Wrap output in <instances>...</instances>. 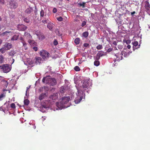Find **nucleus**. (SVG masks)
I'll return each instance as SVG.
<instances>
[{"mask_svg": "<svg viewBox=\"0 0 150 150\" xmlns=\"http://www.w3.org/2000/svg\"><path fill=\"white\" fill-rule=\"evenodd\" d=\"M44 83L48 84L50 86H54L57 83V81L55 79L50 78L49 76L44 77L42 80Z\"/></svg>", "mask_w": 150, "mask_h": 150, "instance_id": "obj_1", "label": "nucleus"}, {"mask_svg": "<svg viewBox=\"0 0 150 150\" xmlns=\"http://www.w3.org/2000/svg\"><path fill=\"white\" fill-rule=\"evenodd\" d=\"M0 69L2 70L3 72L7 73L11 70V67L9 64H4L0 65Z\"/></svg>", "mask_w": 150, "mask_h": 150, "instance_id": "obj_2", "label": "nucleus"}, {"mask_svg": "<svg viewBox=\"0 0 150 150\" xmlns=\"http://www.w3.org/2000/svg\"><path fill=\"white\" fill-rule=\"evenodd\" d=\"M77 90L78 93L77 95V96L79 97V98H78L76 99L75 100L74 102L76 104L79 103L82 100V96L80 94H81V93H83V91H82L81 90L80 91L78 89H77Z\"/></svg>", "mask_w": 150, "mask_h": 150, "instance_id": "obj_3", "label": "nucleus"}, {"mask_svg": "<svg viewBox=\"0 0 150 150\" xmlns=\"http://www.w3.org/2000/svg\"><path fill=\"white\" fill-rule=\"evenodd\" d=\"M49 54L48 52L44 50H42L40 52V55L44 60L46 58L48 57Z\"/></svg>", "mask_w": 150, "mask_h": 150, "instance_id": "obj_4", "label": "nucleus"}, {"mask_svg": "<svg viewBox=\"0 0 150 150\" xmlns=\"http://www.w3.org/2000/svg\"><path fill=\"white\" fill-rule=\"evenodd\" d=\"M18 6L17 3L14 0L11 1L9 2V7L11 8H16Z\"/></svg>", "mask_w": 150, "mask_h": 150, "instance_id": "obj_5", "label": "nucleus"}, {"mask_svg": "<svg viewBox=\"0 0 150 150\" xmlns=\"http://www.w3.org/2000/svg\"><path fill=\"white\" fill-rule=\"evenodd\" d=\"M70 99L69 97H63L62 98L61 103L62 105L67 104L69 101Z\"/></svg>", "mask_w": 150, "mask_h": 150, "instance_id": "obj_6", "label": "nucleus"}, {"mask_svg": "<svg viewBox=\"0 0 150 150\" xmlns=\"http://www.w3.org/2000/svg\"><path fill=\"white\" fill-rule=\"evenodd\" d=\"M115 56L116 57V59L118 61L122 60L123 58L122 56V53L121 52H118L116 53L115 54Z\"/></svg>", "mask_w": 150, "mask_h": 150, "instance_id": "obj_7", "label": "nucleus"}, {"mask_svg": "<svg viewBox=\"0 0 150 150\" xmlns=\"http://www.w3.org/2000/svg\"><path fill=\"white\" fill-rule=\"evenodd\" d=\"M27 28V26L22 24L19 25L17 26L18 29L19 31H25Z\"/></svg>", "mask_w": 150, "mask_h": 150, "instance_id": "obj_8", "label": "nucleus"}, {"mask_svg": "<svg viewBox=\"0 0 150 150\" xmlns=\"http://www.w3.org/2000/svg\"><path fill=\"white\" fill-rule=\"evenodd\" d=\"M36 35L38 37L39 39L40 40H43L45 38V37L43 34L40 32H37L35 33Z\"/></svg>", "mask_w": 150, "mask_h": 150, "instance_id": "obj_9", "label": "nucleus"}, {"mask_svg": "<svg viewBox=\"0 0 150 150\" xmlns=\"http://www.w3.org/2000/svg\"><path fill=\"white\" fill-rule=\"evenodd\" d=\"M58 98V94L57 93H54L52 94L50 96L49 98L51 100H55Z\"/></svg>", "mask_w": 150, "mask_h": 150, "instance_id": "obj_10", "label": "nucleus"}, {"mask_svg": "<svg viewBox=\"0 0 150 150\" xmlns=\"http://www.w3.org/2000/svg\"><path fill=\"white\" fill-rule=\"evenodd\" d=\"M12 47V44L10 43L6 42L4 45V47L6 48L7 50H10Z\"/></svg>", "mask_w": 150, "mask_h": 150, "instance_id": "obj_11", "label": "nucleus"}, {"mask_svg": "<svg viewBox=\"0 0 150 150\" xmlns=\"http://www.w3.org/2000/svg\"><path fill=\"white\" fill-rule=\"evenodd\" d=\"M104 55L103 52L102 51H100L97 54L96 59L97 60L99 59L100 57H102Z\"/></svg>", "mask_w": 150, "mask_h": 150, "instance_id": "obj_12", "label": "nucleus"}, {"mask_svg": "<svg viewBox=\"0 0 150 150\" xmlns=\"http://www.w3.org/2000/svg\"><path fill=\"white\" fill-rule=\"evenodd\" d=\"M89 82L88 81H84L83 84H82V87L83 88H85V90H86V89L87 88L89 84Z\"/></svg>", "mask_w": 150, "mask_h": 150, "instance_id": "obj_13", "label": "nucleus"}, {"mask_svg": "<svg viewBox=\"0 0 150 150\" xmlns=\"http://www.w3.org/2000/svg\"><path fill=\"white\" fill-rule=\"evenodd\" d=\"M24 36L27 39H32V37L30 33L27 32H25Z\"/></svg>", "mask_w": 150, "mask_h": 150, "instance_id": "obj_14", "label": "nucleus"}, {"mask_svg": "<svg viewBox=\"0 0 150 150\" xmlns=\"http://www.w3.org/2000/svg\"><path fill=\"white\" fill-rule=\"evenodd\" d=\"M26 61L27 63H26V65H30L32 66H33V62L30 58H28L26 60Z\"/></svg>", "mask_w": 150, "mask_h": 150, "instance_id": "obj_15", "label": "nucleus"}, {"mask_svg": "<svg viewBox=\"0 0 150 150\" xmlns=\"http://www.w3.org/2000/svg\"><path fill=\"white\" fill-rule=\"evenodd\" d=\"M35 63L37 64H39L41 63L42 59L40 57H36L35 58Z\"/></svg>", "mask_w": 150, "mask_h": 150, "instance_id": "obj_16", "label": "nucleus"}, {"mask_svg": "<svg viewBox=\"0 0 150 150\" xmlns=\"http://www.w3.org/2000/svg\"><path fill=\"white\" fill-rule=\"evenodd\" d=\"M145 8L146 9V11H147V12H149L150 10V7L149 3L148 1L146 2V4L145 6Z\"/></svg>", "mask_w": 150, "mask_h": 150, "instance_id": "obj_17", "label": "nucleus"}, {"mask_svg": "<svg viewBox=\"0 0 150 150\" xmlns=\"http://www.w3.org/2000/svg\"><path fill=\"white\" fill-rule=\"evenodd\" d=\"M33 11V9L31 7L27 8L25 11V12L26 13L28 14H30Z\"/></svg>", "mask_w": 150, "mask_h": 150, "instance_id": "obj_18", "label": "nucleus"}, {"mask_svg": "<svg viewBox=\"0 0 150 150\" xmlns=\"http://www.w3.org/2000/svg\"><path fill=\"white\" fill-rule=\"evenodd\" d=\"M28 42L31 45H36L37 44V43L34 40H31L30 39L28 40Z\"/></svg>", "mask_w": 150, "mask_h": 150, "instance_id": "obj_19", "label": "nucleus"}, {"mask_svg": "<svg viewBox=\"0 0 150 150\" xmlns=\"http://www.w3.org/2000/svg\"><path fill=\"white\" fill-rule=\"evenodd\" d=\"M2 84L4 88H6L8 85V82L6 81L3 80L2 81Z\"/></svg>", "mask_w": 150, "mask_h": 150, "instance_id": "obj_20", "label": "nucleus"}, {"mask_svg": "<svg viewBox=\"0 0 150 150\" xmlns=\"http://www.w3.org/2000/svg\"><path fill=\"white\" fill-rule=\"evenodd\" d=\"M66 91V87L64 86H62L60 88V91L61 93H64Z\"/></svg>", "mask_w": 150, "mask_h": 150, "instance_id": "obj_21", "label": "nucleus"}, {"mask_svg": "<svg viewBox=\"0 0 150 150\" xmlns=\"http://www.w3.org/2000/svg\"><path fill=\"white\" fill-rule=\"evenodd\" d=\"M46 95L45 93H42L41 94L39 97V99L40 100H42L43 99L44 97Z\"/></svg>", "mask_w": 150, "mask_h": 150, "instance_id": "obj_22", "label": "nucleus"}, {"mask_svg": "<svg viewBox=\"0 0 150 150\" xmlns=\"http://www.w3.org/2000/svg\"><path fill=\"white\" fill-rule=\"evenodd\" d=\"M83 36L85 38H87L88 35V32L86 31L83 33Z\"/></svg>", "mask_w": 150, "mask_h": 150, "instance_id": "obj_23", "label": "nucleus"}, {"mask_svg": "<svg viewBox=\"0 0 150 150\" xmlns=\"http://www.w3.org/2000/svg\"><path fill=\"white\" fill-rule=\"evenodd\" d=\"M16 53L13 50H11L9 52L8 54L9 55L13 56L15 54H16Z\"/></svg>", "mask_w": 150, "mask_h": 150, "instance_id": "obj_24", "label": "nucleus"}, {"mask_svg": "<svg viewBox=\"0 0 150 150\" xmlns=\"http://www.w3.org/2000/svg\"><path fill=\"white\" fill-rule=\"evenodd\" d=\"M18 36L16 35H15L13 36L12 38L11 39V40H16L18 39Z\"/></svg>", "mask_w": 150, "mask_h": 150, "instance_id": "obj_25", "label": "nucleus"}, {"mask_svg": "<svg viewBox=\"0 0 150 150\" xmlns=\"http://www.w3.org/2000/svg\"><path fill=\"white\" fill-rule=\"evenodd\" d=\"M74 42L76 44H79L80 42V39L79 38H77L75 39Z\"/></svg>", "mask_w": 150, "mask_h": 150, "instance_id": "obj_26", "label": "nucleus"}, {"mask_svg": "<svg viewBox=\"0 0 150 150\" xmlns=\"http://www.w3.org/2000/svg\"><path fill=\"white\" fill-rule=\"evenodd\" d=\"M49 21V18H45V20H43L42 21V22L43 23L45 24L46 23H47Z\"/></svg>", "mask_w": 150, "mask_h": 150, "instance_id": "obj_27", "label": "nucleus"}, {"mask_svg": "<svg viewBox=\"0 0 150 150\" xmlns=\"http://www.w3.org/2000/svg\"><path fill=\"white\" fill-rule=\"evenodd\" d=\"M22 44L23 46L24 47V49L25 50H27L28 49V47L27 46V44L25 42L23 41Z\"/></svg>", "mask_w": 150, "mask_h": 150, "instance_id": "obj_28", "label": "nucleus"}, {"mask_svg": "<svg viewBox=\"0 0 150 150\" xmlns=\"http://www.w3.org/2000/svg\"><path fill=\"white\" fill-rule=\"evenodd\" d=\"M24 103L25 105H28L29 104L30 101L28 99H25L24 100Z\"/></svg>", "mask_w": 150, "mask_h": 150, "instance_id": "obj_29", "label": "nucleus"}, {"mask_svg": "<svg viewBox=\"0 0 150 150\" xmlns=\"http://www.w3.org/2000/svg\"><path fill=\"white\" fill-rule=\"evenodd\" d=\"M6 50H7L6 49L5 47H2L0 49V51L2 53H4Z\"/></svg>", "mask_w": 150, "mask_h": 150, "instance_id": "obj_30", "label": "nucleus"}, {"mask_svg": "<svg viewBox=\"0 0 150 150\" xmlns=\"http://www.w3.org/2000/svg\"><path fill=\"white\" fill-rule=\"evenodd\" d=\"M47 27L50 30H51L53 28L52 24V23H49L47 25Z\"/></svg>", "mask_w": 150, "mask_h": 150, "instance_id": "obj_31", "label": "nucleus"}, {"mask_svg": "<svg viewBox=\"0 0 150 150\" xmlns=\"http://www.w3.org/2000/svg\"><path fill=\"white\" fill-rule=\"evenodd\" d=\"M44 16V12L43 10H42L40 12V18L42 19V17Z\"/></svg>", "mask_w": 150, "mask_h": 150, "instance_id": "obj_32", "label": "nucleus"}, {"mask_svg": "<svg viewBox=\"0 0 150 150\" xmlns=\"http://www.w3.org/2000/svg\"><path fill=\"white\" fill-rule=\"evenodd\" d=\"M4 61V57L2 55H0V63L1 64L3 63Z\"/></svg>", "mask_w": 150, "mask_h": 150, "instance_id": "obj_33", "label": "nucleus"}, {"mask_svg": "<svg viewBox=\"0 0 150 150\" xmlns=\"http://www.w3.org/2000/svg\"><path fill=\"white\" fill-rule=\"evenodd\" d=\"M94 64L95 66H98L99 65L100 62L98 61L95 60L94 62Z\"/></svg>", "mask_w": 150, "mask_h": 150, "instance_id": "obj_34", "label": "nucleus"}, {"mask_svg": "<svg viewBox=\"0 0 150 150\" xmlns=\"http://www.w3.org/2000/svg\"><path fill=\"white\" fill-rule=\"evenodd\" d=\"M121 53H122V56L123 55L125 57H127L128 55V53L125 52H122Z\"/></svg>", "mask_w": 150, "mask_h": 150, "instance_id": "obj_35", "label": "nucleus"}, {"mask_svg": "<svg viewBox=\"0 0 150 150\" xmlns=\"http://www.w3.org/2000/svg\"><path fill=\"white\" fill-rule=\"evenodd\" d=\"M132 44L134 46L136 47L138 46V43L137 41H134L132 42Z\"/></svg>", "mask_w": 150, "mask_h": 150, "instance_id": "obj_36", "label": "nucleus"}, {"mask_svg": "<svg viewBox=\"0 0 150 150\" xmlns=\"http://www.w3.org/2000/svg\"><path fill=\"white\" fill-rule=\"evenodd\" d=\"M103 46L102 45H99L96 47V48L98 50H101L103 49Z\"/></svg>", "mask_w": 150, "mask_h": 150, "instance_id": "obj_37", "label": "nucleus"}, {"mask_svg": "<svg viewBox=\"0 0 150 150\" xmlns=\"http://www.w3.org/2000/svg\"><path fill=\"white\" fill-rule=\"evenodd\" d=\"M74 69L76 71H79L80 70L79 67L78 66H75Z\"/></svg>", "mask_w": 150, "mask_h": 150, "instance_id": "obj_38", "label": "nucleus"}, {"mask_svg": "<svg viewBox=\"0 0 150 150\" xmlns=\"http://www.w3.org/2000/svg\"><path fill=\"white\" fill-rule=\"evenodd\" d=\"M57 19L58 21H63V18L61 16H59L57 18Z\"/></svg>", "mask_w": 150, "mask_h": 150, "instance_id": "obj_39", "label": "nucleus"}, {"mask_svg": "<svg viewBox=\"0 0 150 150\" xmlns=\"http://www.w3.org/2000/svg\"><path fill=\"white\" fill-rule=\"evenodd\" d=\"M11 107L13 109H15L16 108V105L14 103H12L11 105Z\"/></svg>", "mask_w": 150, "mask_h": 150, "instance_id": "obj_40", "label": "nucleus"}, {"mask_svg": "<svg viewBox=\"0 0 150 150\" xmlns=\"http://www.w3.org/2000/svg\"><path fill=\"white\" fill-rule=\"evenodd\" d=\"M83 46L85 47L89 48L90 47L88 43H85L83 44Z\"/></svg>", "mask_w": 150, "mask_h": 150, "instance_id": "obj_41", "label": "nucleus"}, {"mask_svg": "<svg viewBox=\"0 0 150 150\" xmlns=\"http://www.w3.org/2000/svg\"><path fill=\"white\" fill-rule=\"evenodd\" d=\"M23 21H24L27 23H28L30 22V20L27 18H24Z\"/></svg>", "mask_w": 150, "mask_h": 150, "instance_id": "obj_42", "label": "nucleus"}, {"mask_svg": "<svg viewBox=\"0 0 150 150\" xmlns=\"http://www.w3.org/2000/svg\"><path fill=\"white\" fill-rule=\"evenodd\" d=\"M58 44V42L56 40H54V45H57Z\"/></svg>", "mask_w": 150, "mask_h": 150, "instance_id": "obj_43", "label": "nucleus"}, {"mask_svg": "<svg viewBox=\"0 0 150 150\" xmlns=\"http://www.w3.org/2000/svg\"><path fill=\"white\" fill-rule=\"evenodd\" d=\"M85 3L84 2H83L82 3H80L79 4V5L80 6H82L83 7H84L85 6Z\"/></svg>", "mask_w": 150, "mask_h": 150, "instance_id": "obj_44", "label": "nucleus"}, {"mask_svg": "<svg viewBox=\"0 0 150 150\" xmlns=\"http://www.w3.org/2000/svg\"><path fill=\"white\" fill-rule=\"evenodd\" d=\"M0 3L3 4H6L4 0H0Z\"/></svg>", "mask_w": 150, "mask_h": 150, "instance_id": "obj_45", "label": "nucleus"}, {"mask_svg": "<svg viewBox=\"0 0 150 150\" xmlns=\"http://www.w3.org/2000/svg\"><path fill=\"white\" fill-rule=\"evenodd\" d=\"M118 48L120 49H121L123 48V46L121 45H118Z\"/></svg>", "mask_w": 150, "mask_h": 150, "instance_id": "obj_46", "label": "nucleus"}, {"mask_svg": "<svg viewBox=\"0 0 150 150\" xmlns=\"http://www.w3.org/2000/svg\"><path fill=\"white\" fill-rule=\"evenodd\" d=\"M53 12L54 13H55L57 11V10L56 8H54L53 9Z\"/></svg>", "mask_w": 150, "mask_h": 150, "instance_id": "obj_47", "label": "nucleus"}, {"mask_svg": "<svg viewBox=\"0 0 150 150\" xmlns=\"http://www.w3.org/2000/svg\"><path fill=\"white\" fill-rule=\"evenodd\" d=\"M86 22L85 21H83L82 22L81 24V26L82 27H83L86 24Z\"/></svg>", "mask_w": 150, "mask_h": 150, "instance_id": "obj_48", "label": "nucleus"}, {"mask_svg": "<svg viewBox=\"0 0 150 150\" xmlns=\"http://www.w3.org/2000/svg\"><path fill=\"white\" fill-rule=\"evenodd\" d=\"M117 42H118L117 41H114L113 42H112V44L115 45H117Z\"/></svg>", "mask_w": 150, "mask_h": 150, "instance_id": "obj_49", "label": "nucleus"}, {"mask_svg": "<svg viewBox=\"0 0 150 150\" xmlns=\"http://www.w3.org/2000/svg\"><path fill=\"white\" fill-rule=\"evenodd\" d=\"M5 96L3 94H2L0 95V100H2V98L4 97Z\"/></svg>", "mask_w": 150, "mask_h": 150, "instance_id": "obj_50", "label": "nucleus"}, {"mask_svg": "<svg viewBox=\"0 0 150 150\" xmlns=\"http://www.w3.org/2000/svg\"><path fill=\"white\" fill-rule=\"evenodd\" d=\"M20 40L21 41V42L22 43L23 41V42H25L24 39L22 37H21L20 38Z\"/></svg>", "mask_w": 150, "mask_h": 150, "instance_id": "obj_51", "label": "nucleus"}, {"mask_svg": "<svg viewBox=\"0 0 150 150\" xmlns=\"http://www.w3.org/2000/svg\"><path fill=\"white\" fill-rule=\"evenodd\" d=\"M33 50H34L35 51H37L38 50V48L36 47H33Z\"/></svg>", "mask_w": 150, "mask_h": 150, "instance_id": "obj_52", "label": "nucleus"}, {"mask_svg": "<svg viewBox=\"0 0 150 150\" xmlns=\"http://www.w3.org/2000/svg\"><path fill=\"white\" fill-rule=\"evenodd\" d=\"M112 50V49L111 48H109L108 50H107V52H110Z\"/></svg>", "mask_w": 150, "mask_h": 150, "instance_id": "obj_53", "label": "nucleus"}, {"mask_svg": "<svg viewBox=\"0 0 150 150\" xmlns=\"http://www.w3.org/2000/svg\"><path fill=\"white\" fill-rule=\"evenodd\" d=\"M127 48L128 49H130L131 48V46L130 45H128L127 47Z\"/></svg>", "mask_w": 150, "mask_h": 150, "instance_id": "obj_54", "label": "nucleus"}, {"mask_svg": "<svg viewBox=\"0 0 150 150\" xmlns=\"http://www.w3.org/2000/svg\"><path fill=\"white\" fill-rule=\"evenodd\" d=\"M10 32H8V31H5V32H4V33H3V34H6V33H10Z\"/></svg>", "mask_w": 150, "mask_h": 150, "instance_id": "obj_55", "label": "nucleus"}, {"mask_svg": "<svg viewBox=\"0 0 150 150\" xmlns=\"http://www.w3.org/2000/svg\"><path fill=\"white\" fill-rule=\"evenodd\" d=\"M136 12L135 11H133V12L131 13V14L132 15H133V14H134Z\"/></svg>", "mask_w": 150, "mask_h": 150, "instance_id": "obj_56", "label": "nucleus"}, {"mask_svg": "<svg viewBox=\"0 0 150 150\" xmlns=\"http://www.w3.org/2000/svg\"><path fill=\"white\" fill-rule=\"evenodd\" d=\"M2 43V40L1 39H0V45Z\"/></svg>", "mask_w": 150, "mask_h": 150, "instance_id": "obj_57", "label": "nucleus"}, {"mask_svg": "<svg viewBox=\"0 0 150 150\" xmlns=\"http://www.w3.org/2000/svg\"><path fill=\"white\" fill-rule=\"evenodd\" d=\"M2 28V27H1V26L0 25V30Z\"/></svg>", "mask_w": 150, "mask_h": 150, "instance_id": "obj_58", "label": "nucleus"}, {"mask_svg": "<svg viewBox=\"0 0 150 150\" xmlns=\"http://www.w3.org/2000/svg\"><path fill=\"white\" fill-rule=\"evenodd\" d=\"M1 20H2V18L1 17H0V21H1Z\"/></svg>", "mask_w": 150, "mask_h": 150, "instance_id": "obj_59", "label": "nucleus"}, {"mask_svg": "<svg viewBox=\"0 0 150 150\" xmlns=\"http://www.w3.org/2000/svg\"><path fill=\"white\" fill-rule=\"evenodd\" d=\"M7 90L6 89H4L3 90V91H6Z\"/></svg>", "mask_w": 150, "mask_h": 150, "instance_id": "obj_60", "label": "nucleus"}, {"mask_svg": "<svg viewBox=\"0 0 150 150\" xmlns=\"http://www.w3.org/2000/svg\"><path fill=\"white\" fill-rule=\"evenodd\" d=\"M115 50H117V48H116V47H115Z\"/></svg>", "mask_w": 150, "mask_h": 150, "instance_id": "obj_61", "label": "nucleus"}, {"mask_svg": "<svg viewBox=\"0 0 150 150\" xmlns=\"http://www.w3.org/2000/svg\"><path fill=\"white\" fill-rule=\"evenodd\" d=\"M128 41L129 42H130V41L127 40V42H126V43H127V42H128Z\"/></svg>", "mask_w": 150, "mask_h": 150, "instance_id": "obj_62", "label": "nucleus"}, {"mask_svg": "<svg viewBox=\"0 0 150 150\" xmlns=\"http://www.w3.org/2000/svg\"><path fill=\"white\" fill-rule=\"evenodd\" d=\"M6 104V103H5L4 104V105H5V104Z\"/></svg>", "mask_w": 150, "mask_h": 150, "instance_id": "obj_63", "label": "nucleus"}, {"mask_svg": "<svg viewBox=\"0 0 150 150\" xmlns=\"http://www.w3.org/2000/svg\"><path fill=\"white\" fill-rule=\"evenodd\" d=\"M140 45H139V47H138V48H139V46H140Z\"/></svg>", "mask_w": 150, "mask_h": 150, "instance_id": "obj_64", "label": "nucleus"}]
</instances>
